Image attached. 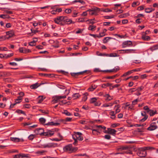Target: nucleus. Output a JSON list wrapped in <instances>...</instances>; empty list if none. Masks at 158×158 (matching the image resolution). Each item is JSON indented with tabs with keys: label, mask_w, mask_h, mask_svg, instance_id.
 <instances>
[{
	"label": "nucleus",
	"mask_w": 158,
	"mask_h": 158,
	"mask_svg": "<svg viewBox=\"0 0 158 158\" xmlns=\"http://www.w3.org/2000/svg\"><path fill=\"white\" fill-rule=\"evenodd\" d=\"M83 29H81L80 28H78L77 29V30L76 32V34H79L81 33L83 31Z\"/></svg>",
	"instance_id": "obj_52"
},
{
	"label": "nucleus",
	"mask_w": 158,
	"mask_h": 158,
	"mask_svg": "<svg viewBox=\"0 0 158 158\" xmlns=\"http://www.w3.org/2000/svg\"><path fill=\"white\" fill-rule=\"evenodd\" d=\"M135 49H126L119 50L118 51H124L125 53L128 54L135 53Z\"/></svg>",
	"instance_id": "obj_15"
},
{
	"label": "nucleus",
	"mask_w": 158,
	"mask_h": 158,
	"mask_svg": "<svg viewBox=\"0 0 158 158\" xmlns=\"http://www.w3.org/2000/svg\"><path fill=\"white\" fill-rule=\"evenodd\" d=\"M91 10L94 12H96L97 11H100V9L96 7L92 8Z\"/></svg>",
	"instance_id": "obj_44"
},
{
	"label": "nucleus",
	"mask_w": 158,
	"mask_h": 158,
	"mask_svg": "<svg viewBox=\"0 0 158 158\" xmlns=\"http://www.w3.org/2000/svg\"><path fill=\"white\" fill-rule=\"evenodd\" d=\"M23 107L29 109L31 107L30 104H25L23 106Z\"/></svg>",
	"instance_id": "obj_49"
},
{
	"label": "nucleus",
	"mask_w": 158,
	"mask_h": 158,
	"mask_svg": "<svg viewBox=\"0 0 158 158\" xmlns=\"http://www.w3.org/2000/svg\"><path fill=\"white\" fill-rule=\"evenodd\" d=\"M155 10V9H152V8H146L145 9V11L146 13H150L152 12V11H153Z\"/></svg>",
	"instance_id": "obj_27"
},
{
	"label": "nucleus",
	"mask_w": 158,
	"mask_h": 158,
	"mask_svg": "<svg viewBox=\"0 0 158 158\" xmlns=\"http://www.w3.org/2000/svg\"><path fill=\"white\" fill-rule=\"evenodd\" d=\"M141 38L144 40L148 41L151 39V37L145 35H142Z\"/></svg>",
	"instance_id": "obj_21"
},
{
	"label": "nucleus",
	"mask_w": 158,
	"mask_h": 158,
	"mask_svg": "<svg viewBox=\"0 0 158 158\" xmlns=\"http://www.w3.org/2000/svg\"><path fill=\"white\" fill-rule=\"evenodd\" d=\"M63 113L67 116H71L72 115V114L69 112L67 110H64Z\"/></svg>",
	"instance_id": "obj_47"
},
{
	"label": "nucleus",
	"mask_w": 158,
	"mask_h": 158,
	"mask_svg": "<svg viewBox=\"0 0 158 158\" xmlns=\"http://www.w3.org/2000/svg\"><path fill=\"white\" fill-rule=\"evenodd\" d=\"M63 19V23H64V25L65 24H74L75 23V22L73 21L72 19H69L67 17L64 16Z\"/></svg>",
	"instance_id": "obj_8"
},
{
	"label": "nucleus",
	"mask_w": 158,
	"mask_h": 158,
	"mask_svg": "<svg viewBox=\"0 0 158 158\" xmlns=\"http://www.w3.org/2000/svg\"><path fill=\"white\" fill-rule=\"evenodd\" d=\"M158 49V44L153 45L148 50H150L152 52H153L155 50Z\"/></svg>",
	"instance_id": "obj_18"
},
{
	"label": "nucleus",
	"mask_w": 158,
	"mask_h": 158,
	"mask_svg": "<svg viewBox=\"0 0 158 158\" xmlns=\"http://www.w3.org/2000/svg\"><path fill=\"white\" fill-rule=\"evenodd\" d=\"M82 134L80 132H75L74 134L73 135V139L74 140H78L79 141H82L83 139V137L82 136Z\"/></svg>",
	"instance_id": "obj_4"
},
{
	"label": "nucleus",
	"mask_w": 158,
	"mask_h": 158,
	"mask_svg": "<svg viewBox=\"0 0 158 158\" xmlns=\"http://www.w3.org/2000/svg\"><path fill=\"white\" fill-rule=\"evenodd\" d=\"M89 35L91 36H93L94 38H96V37H98V38H100L99 35H97L91 34H89Z\"/></svg>",
	"instance_id": "obj_59"
},
{
	"label": "nucleus",
	"mask_w": 158,
	"mask_h": 158,
	"mask_svg": "<svg viewBox=\"0 0 158 158\" xmlns=\"http://www.w3.org/2000/svg\"><path fill=\"white\" fill-rule=\"evenodd\" d=\"M7 37L6 36H0V41H2L7 39Z\"/></svg>",
	"instance_id": "obj_57"
},
{
	"label": "nucleus",
	"mask_w": 158,
	"mask_h": 158,
	"mask_svg": "<svg viewBox=\"0 0 158 158\" xmlns=\"http://www.w3.org/2000/svg\"><path fill=\"white\" fill-rule=\"evenodd\" d=\"M58 144L53 143H48L43 144L41 145V148H55L58 146Z\"/></svg>",
	"instance_id": "obj_2"
},
{
	"label": "nucleus",
	"mask_w": 158,
	"mask_h": 158,
	"mask_svg": "<svg viewBox=\"0 0 158 158\" xmlns=\"http://www.w3.org/2000/svg\"><path fill=\"white\" fill-rule=\"evenodd\" d=\"M119 69L118 67L117 66L114 68V69L110 70H104V71H106V72H114L115 73Z\"/></svg>",
	"instance_id": "obj_13"
},
{
	"label": "nucleus",
	"mask_w": 158,
	"mask_h": 158,
	"mask_svg": "<svg viewBox=\"0 0 158 158\" xmlns=\"http://www.w3.org/2000/svg\"><path fill=\"white\" fill-rule=\"evenodd\" d=\"M141 114L142 116H144V117L141 120V121L143 122L147 119L148 116V115H146V113L145 112H141Z\"/></svg>",
	"instance_id": "obj_24"
},
{
	"label": "nucleus",
	"mask_w": 158,
	"mask_h": 158,
	"mask_svg": "<svg viewBox=\"0 0 158 158\" xmlns=\"http://www.w3.org/2000/svg\"><path fill=\"white\" fill-rule=\"evenodd\" d=\"M10 139L12 141L15 142H19L21 140V139L18 138L11 137Z\"/></svg>",
	"instance_id": "obj_25"
},
{
	"label": "nucleus",
	"mask_w": 158,
	"mask_h": 158,
	"mask_svg": "<svg viewBox=\"0 0 158 158\" xmlns=\"http://www.w3.org/2000/svg\"><path fill=\"white\" fill-rule=\"evenodd\" d=\"M150 32V31L149 30H147L145 32H142V35H146L149 34Z\"/></svg>",
	"instance_id": "obj_61"
},
{
	"label": "nucleus",
	"mask_w": 158,
	"mask_h": 158,
	"mask_svg": "<svg viewBox=\"0 0 158 158\" xmlns=\"http://www.w3.org/2000/svg\"><path fill=\"white\" fill-rule=\"evenodd\" d=\"M118 76V74H116V75H114L113 76H112L107 77H106V78L107 79H113L115 77H117Z\"/></svg>",
	"instance_id": "obj_50"
},
{
	"label": "nucleus",
	"mask_w": 158,
	"mask_h": 158,
	"mask_svg": "<svg viewBox=\"0 0 158 158\" xmlns=\"http://www.w3.org/2000/svg\"><path fill=\"white\" fill-rule=\"evenodd\" d=\"M34 39L36 40L35 41V40H34L29 42V45L31 46H33L35 45L37 41V38H35Z\"/></svg>",
	"instance_id": "obj_30"
},
{
	"label": "nucleus",
	"mask_w": 158,
	"mask_h": 158,
	"mask_svg": "<svg viewBox=\"0 0 158 158\" xmlns=\"http://www.w3.org/2000/svg\"><path fill=\"white\" fill-rule=\"evenodd\" d=\"M114 17V15H112L110 16H105L104 18L106 19H110L113 18Z\"/></svg>",
	"instance_id": "obj_54"
},
{
	"label": "nucleus",
	"mask_w": 158,
	"mask_h": 158,
	"mask_svg": "<svg viewBox=\"0 0 158 158\" xmlns=\"http://www.w3.org/2000/svg\"><path fill=\"white\" fill-rule=\"evenodd\" d=\"M144 88V86H142L140 87H138L136 89V91L137 92H140Z\"/></svg>",
	"instance_id": "obj_43"
},
{
	"label": "nucleus",
	"mask_w": 158,
	"mask_h": 158,
	"mask_svg": "<svg viewBox=\"0 0 158 158\" xmlns=\"http://www.w3.org/2000/svg\"><path fill=\"white\" fill-rule=\"evenodd\" d=\"M19 98H20L22 99V98L24 96V94L23 92H21L19 93Z\"/></svg>",
	"instance_id": "obj_63"
},
{
	"label": "nucleus",
	"mask_w": 158,
	"mask_h": 158,
	"mask_svg": "<svg viewBox=\"0 0 158 158\" xmlns=\"http://www.w3.org/2000/svg\"><path fill=\"white\" fill-rule=\"evenodd\" d=\"M54 134V132L51 131H48L47 132H44L43 135L50 136Z\"/></svg>",
	"instance_id": "obj_19"
},
{
	"label": "nucleus",
	"mask_w": 158,
	"mask_h": 158,
	"mask_svg": "<svg viewBox=\"0 0 158 158\" xmlns=\"http://www.w3.org/2000/svg\"><path fill=\"white\" fill-rule=\"evenodd\" d=\"M44 130L42 128H37L35 130V132L37 134L43 135L44 133Z\"/></svg>",
	"instance_id": "obj_16"
},
{
	"label": "nucleus",
	"mask_w": 158,
	"mask_h": 158,
	"mask_svg": "<svg viewBox=\"0 0 158 158\" xmlns=\"http://www.w3.org/2000/svg\"><path fill=\"white\" fill-rule=\"evenodd\" d=\"M120 107V105H115L114 107V109L115 111V113H118L120 111V110L119 108Z\"/></svg>",
	"instance_id": "obj_22"
},
{
	"label": "nucleus",
	"mask_w": 158,
	"mask_h": 158,
	"mask_svg": "<svg viewBox=\"0 0 158 158\" xmlns=\"http://www.w3.org/2000/svg\"><path fill=\"white\" fill-rule=\"evenodd\" d=\"M102 11L103 12H110L112 11V10H110L108 8H106L104 9H103L102 10Z\"/></svg>",
	"instance_id": "obj_51"
},
{
	"label": "nucleus",
	"mask_w": 158,
	"mask_h": 158,
	"mask_svg": "<svg viewBox=\"0 0 158 158\" xmlns=\"http://www.w3.org/2000/svg\"><path fill=\"white\" fill-rule=\"evenodd\" d=\"M72 11L71 10L69 9H67L65 10V13L67 14L70 13Z\"/></svg>",
	"instance_id": "obj_62"
},
{
	"label": "nucleus",
	"mask_w": 158,
	"mask_h": 158,
	"mask_svg": "<svg viewBox=\"0 0 158 158\" xmlns=\"http://www.w3.org/2000/svg\"><path fill=\"white\" fill-rule=\"evenodd\" d=\"M20 52L23 53H26V49L23 48H20L19 49Z\"/></svg>",
	"instance_id": "obj_34"
},
{
	"label": "nucleus",
	"mask_w": 158,
	"mask_h": 158,
	"mask_svg": "<svg viewBox=\"0 0 158 158\" xmlns=\"http://www.w3.org/2000/svg\"><path fill=\"white\" fill-rule=\"evenodd\" d=\"M38 99H39V103H40L41 102L43 101L44 99L43 98V96H39L38 97Z\"/></svg>",
	"instance_id": "obj_58"
},
{
	"label": "nucleus",
	"mask_w": 158,
	"mask_h": 158,
	"mask_svg": "<svg viewBox=\"0 0 158 158\" xmlns=\"http://www.w3.org/2000/svg\"><path fill=\"white\" fill-rule=\"evenodd\" d=\"M139 3L138 2H133L131 5L132 6L135 7L139 5Z\"/></svg>",
	"instance_id": "obj_40"
},
{
	"label": "nucleus",
	"mask_w": 158,
	"mask_h": 158,
	"mask_svg": "<svg viewBox=\"0 0 158 158\" xmlns=\"http://www.w3.org/2000/svg\"><path fill=\"white\" fill-rule=\"evenodd\" d=\"M95 127L97 128L98 129H99V130H100L101 129L105 130L106 128V127H105V126H102L101 125H96L95 126Z\"/></svg>",
	"instance_id": "obj_39"
},
{
	"label": "nucleus",
	"mask_w": 158,
	"mask_h": 158,
	"mask_svg": "<svg viewBox=\"0 0 158 158\" xmlns=\"http://www.w3.org/2000/svg\"><path fill=\"white\" fill-rule=\"evenodd\" d=\"M22 99L20 98H19V97H18L17 99H16L15 100V102H16V103H19L21 102Z\"/></svg>",
	"instance_id": "obj_46"
},
{
	"label": "nucleus",
	"mask_w": 158,
	"mask_h": 158,
	"mask_svg": "<svg viewBox=\"0 0 158 158\" xmlns=\"http://www.w3.org/2000/svg\"><path fill=\"white\" fill-rule=\"evenodd\" d=\"M139 101V99H136L132 102V105L133 106H134V105L136 104L137 103V102Z\"/></svg>",
	"instance_id": "obj_56"
},
{
	"label": "nucleus",
	"mask_w": 158,
	"mask_h": 158,
	"mask_svg": "<svg viewBox=\"0 0 158 158\" xmlns=\"http://www.w3.org/2000/svg\"><path fill=\"white\" fill-rule=\"evenodd\" d=\"M112 38L110 37H106L103 40V42L104 44L106 43L109 40H110Z\"/></svg>",
	"instance_id": "obj_29"
},
{
	"label": "nucleus",
	"mask_w": 158,
	"mask_h": 158,
	"mask_svg": "<svg viewBox=\"0 0 158 158\" xmlns=\"http://www.w3.org/2000/svg\"><path fill=\"white\" fill-rule=\"evenodd\" d=\"M122 46L123 48L129 47L132 46V42L130 40L125 41L123 42Z\"/></svg>",
	"instance_id": "obj_10"
},
{
	"label": "nucleus",
	"mask_w": 158,
	"mask_h": 158,
	"mask_svg": "<svg viewBox=\"0 0 158 158\" xmlns=\"http://www.w3.org/2000/svg\"><path fill=\"white\" fill-rule=\"evenodd\" d=\"M135 91H136V89L135 88L131 89L129 90V92L130 93H133Z\"/></svg>",
	"instance_id": "obj_60"
},
{
	"label": "nucleus",
	"mask_w": 158,
	"mask_h": 158,
	"mask_svg": "<svg viewBox=\"0 0 158 158\" xmlns=\"http://www.w3.org/2000/svg\"><path fill=\"white\" fill-rule=\"evenodd\" d=\"M132 73H133L132 70L128 71L127 72L124 73L123 75L121 76V77H125L127 75H129Z\"/></svg>",
	"instance_id": "obj_35"
},
{
	"label": "nucleus",
	"mask_w": 158,
	"mask_h": 158,
	"mask_svg": "<svg viewBox=\"0 0 158 158\" xmlns=\"http://www.w3.org/2000/svg\"><path fill=\"white\" fill-rule=\"evenodd\" d=\"M35 135L31 134L28 136V139L30 140H32L35 137Z\"/></svg>",
	"instance_id": "obj_53"
},
{
	"label": "nucleus",
	"mask_w": 158,
	"mask_h": 158,
	"mask_svg": "<svg viewBox=\"0 0 158 158\" xmlns=\"http://www.w3.org/2000/svg\"><path fill=\"white\" fill-rule=\"evenodd\" d=\"M87 11L89 12V14L90 15H97V13L96 12H94L91 9H89L87 10Z\"/></svg>",
	"instance_id": "obj_31"
},
{
	"label": "nucleus",
	"mask_w": 158,
	"mask_h": 158,
	"mask_svg": "<svg viewBox=\"0 0 158 158\" xmlns=\"http://www.w3.org/2000/svg\"><path fill=\"white\" fill-rule=\"evenodd\" d=\"M104 97L105 98V100L109 101L113 99V96H110L109 94H106L104 95Z\"/></svg>",
	"instance_id": "obj_17"
},
{
	"label": "nucleus",
	"mask_w": 158,
	"mask_h": 158,
	"mask_svg": "<svg viewBox=\"0 0 158 158\" xmlns=\"http://www.w3.org/2000/svg\"><path fill=\"white\" fill-rule=\"evenodd\" d=\"M39 121L41 124H44L46 121V119L43 118H41L39 119Z\"/></svg>",
	"instance_id": "obj_41"
},
{
	"label": "nucleus",
	"mask_w": 158,
	"mask_h": 158,
	"mask_svg": "<svg viewBox=\"0 0 158 158\" xmlns=\"http://www.w3.org/2000/svg\"><path fill=\"white\" fill-rule=\"evenodd\" d=\"M63 150L65 152H68L69 153H71L75 152L77 150V148L73 147L72 144H69L64 147Z\"/></svg>",
	"instance_id": "obj_1"
},
{
	"label": "nucleus",
	"mask_w": 158,
	"mask_h": 158,
	"mask_svg": "<svg viewBox=\"0 0 158 158\" xmlns=\"http://www.w3.org/2000/svg\"><path fill=\"white\" fill-rule=\"evenodd\" d=\"M115 112L114 111H111L110 112V118L112 119H114L115 117Z\"/></svg>",
	"instance_id": "obj_32"
},
{
	"label": "nucleus",
	"mask_w": 158,
	"mask_h": 158,
	"mask_svg": "<svg viewBox=\"0 0 158 158\" xmlns=\"http://www.w3.org/2000/svg\"><path fill=\"white\" fill-rule=\"evenodd\" d=\"M112 85V84L107 83L106 84H103L102 85V87L103 88H106L107 87L109 86Z\"/></svg>",
	"instance_id": "obj_38"
},
{
	"label": "nucleus",
	"mask_w": 158,
	"mask_h": 158,
	"mask_svg": "<svg viewBox=\"0 0 158 158\" xmlns=\"http://www.w3.org/2000/svg\"><path fill=\"white\" fill-rule=\"evenodd\" d=\"M66 98V95L59 96L55 95L52 98V102L53 103H56L60 101V99H64Z\"/></svg>",
	"instance_id": "obj_3"
},
{
	"label": "nucleus",
	"mask_w": 158,
	"mask_h": 158,
	"mask_svg": "<svg viewBox=\"0 0 158 158\" xmlns=\"http://www.w3.org/2000/svg\"><path fill=\"white\" fill-rule=\"evenodd\" d=\"M116 131L114 129H111L110 128H108L107 130L106 131L104 132L105 133H107L109 134L112 135L113 136H114L116 134Z\"/></svg>",
	"instance_id": "obj_11"
},
{
	"label": "nucleus",
	"mask_w": 158,
	"mask_h": 158,
	"mask_svg": "<svg viewBox=\"0 0 158 158\" xmlns=\"http://www.w3.org/2000/svg\"><path fill=\"white\" fill-rule=\"evenodd\" d=\"M157 128V126L156 125V122L152 123L150 126L147 128V130L148 131H152L154 130Z\"/></svg>",
	"instance_id": "obj_9"
},
{
	"label": "nucleus",
	"mask_w": 158,
	"mask_h": 158,
	"mask_svg": "<svg viewBox=\"0 0 158 158\" xmlns=\"http://www.w3.org/2000/svg\"><path fill=\"white\" fill-rule=\"evenodd\" d=\"M148 113H149L150 116H153L154 115L158 114V112L156 110H149Z\"/></svg>",
	"instance_id": "obj_20"
},
{
	"label": "nucleus",
	"mask_w": 158,
	"mask_h": 158,
	"mask_svg": "<svg viewBox=\"0 0 158 158\" xmlns=\"http://www.w3.org/2000/svg\"><path fill=\"white\" fill-rule=\"evenodd\" d=\"M137 154L140 157H144L147 155L146 152L143 148H140L137 152Z\"/></svg>",
	"instance_id": "obj_5"
},
{
	"label": "nucleus",
	"mask_w": 158,
	"mask_h": 158,
	"mask_svg": "<svg viewBox=\"0 0 158 158\" xmlns=\"http://www.w3.org/2000/svg\"><path fill=\"white\" fill-rule=\"evenodd\" d=\"M90 71L89 70H85L83 71L79 72L77 73H73L72 74V75L73 76L76 77L79 75H83L84 73H90Z\"/></svg>",
	"instance_id": "obj_12"
},
{
	"label": "nucleus",
	"mask_w": 158,
	"mask_h": 158,
	"mask_svg": "<svg viewBox=\"0 0 158 158\" xmlns=\"http://www.w3.org/2000/svg\"><path fill=\"white\" fill-rule=\"evenodd\" d=\"M77 22H85V20L84 18H79L77 19Z\"/></svg>",
	"instance_id": "obj_48"
},
{
	"label": "nucleus",
	"mask_w": 158,
	"mask_h": 158,
	"mask_svg": "<svg viewBox=\"0 0 158 158\" xmlns=\"http://www.w3.org/2000/svg\"><path fill=\"white\" fill-rule=\"evenodd\" d=\"M97 100V98H91L90 100L91 103H95Z\"/></svg>",
	"instance_id": "obj_42"
},
{
	"label": "nucleus",
	"mask_w": 158,
	"mask_h": 158,
	"mask_svg": "<svg viewBox=\"0 0 158 158\" xmlns=\"http://www.w3.org/2000/svg\"><path fill=\"white\" fill-rule=\"evenodd\" d=\"M107 31L106 29H104L103 30V31L102 32L100 33L99 34V36L100 38V37L104 36L105 35L106 32Z\"/></svg>",
	"instance_id": "obj_26"
},
{
	"label": "nucleus",
	"mask_w": 158,
	"mask_h": 158,
	"mask_svg": "<svg viewBox=\"0 0 158 158\" xmlns=\"http://www.w3.org/2000/svg\"><path fill=\"white\" fill-rule=\"evenodd\" d=\"M60 124V123H54L53 122H48V123L45 124L46 125L50 126H57Z\"/></svg>",
	"instance_id": "obj_23"
},
{
	"label": "nucleus",
	"mask_w": 158,
	"mask_h": 158,
	"mask_svg": "<svg viewBox=\"0 0 158 158\" xmlns=\"http://www.w3.org/2000/svg\"><path fill=\"white\" fill-rule=\"evenodd\" d=\"M16 112L19 114H23L24 115H26V114L25 113L23 110H17L16 111Z\"/></svg>",
	"instance_id": "obj_45"
},
{
	"label": "nucleus",
	"mask_w": 158,
	"mask_h": 158,
	"mask_svg": "<svg viewBox=\"0 0 158 158\" xmlns=\"http://www.w3.org/2000/svg\"><path fill=\"white\" fill-rule=\"evenodd\" d=\"M80 96V95L78 93H75L72 95V97L74 99H76Z\"/></svg>",
	"instance_id": "obj_36"
},
{
	"label": "nucleus",
	"mask_w": 158,
	"mask_h": 158,
	"mask_svg": "<svg viewBox=\"0 0 158 158\" xmlns=\"http://www.w3.org/2000/svg\"><path fill=\"white\" fill-rule=\"evenodd\" d=\"M143 148L146 151V150H152L154 149L153 147H147Z\"/></svg>",
	"instance_id": "obj_55"
},
{
	"label": "nucleus",
	"mask_w": 158,
	"mask_h": 158,
	"mask_svg": "<svg viewBox=\"0 0 158 158\" xmlns=\"http://www.w3.org/2000/svg\"><path fill=\"white\" fill-rule=\"evenodd\" d=\"M73 13L72 14V16L73 17H76L78 14V13L76 12L75 11H73Z\"/></svg>",
	"instance_id": "obj_64"
},
{
	"label": "nucleus",
	"mask_w": 158,
	"mask_h": 158,
	"mask_svg": "<svg viewBox=\"0 0 158 158\" xmlns=\"http://www.w3.org/2000/svg\"><path fill=\"white\" fill-rule=\"evenodd\" d=\"M94 71L95 72L97 73V72H106V71H104V70H102L98 68H96L94 69Z\"/></svg>",
	"instance_id": "obj_37"
},
{
	"label": "nucleus",
	"mask_w": 158,
	"mask_h": 158,
	"mask_svg": "<svg viewBox=\"0 0 158 158\" xmlns=\"http://www.w3.org/2000/svg\"><path fill=\"white\" fill-rule=\"evenodd\" d=\"M39 86L38 84L37 83L31 85L30 87L32 89H35L37 88Z\"/></svg>",
	"instance_id": "obj_28"
},
{
	"label": "nucleus",
	"mask_w": 158,
	"mask_h": 158,
	"mask_svg": "<svg viewBox=\"0 0 158 158\" xmlns=\"http://www.w3.org/2000/svg\"><path fill=\"white\" fill-rule=\"evenodd\" d=\"M14 35V32L13 31H10L6 32V35L7 37V39L13 37Z\"/></svg>",
	"instance_id": "obj_14"
},
{
	"label": "nucleus",
	"mask_w": 158,
	"mask_h": 158,
	"mask_svg": "<svg viewBox=\"0 0 158 158\" xmlns=\"http://www.w3.org/2000/svg\"><path fill=\"white\" fill-rule=\"evenodd\" d=\"M64 16H60L55 18L54 20V22L58 24H60L61 25H64V23H63Z\"/></svg>",
	"instance_id": "obj_6"
},
{
	"label": "nucleus",
	"mask_w": 158,
	"mask_h": 158,
	"mask_svg": "<svg viewBox=\"0 0 158 158\" xmlns=\"http://www.w3.org/2000/svg\"><path fill=\"white\" fill-rule=\"evenodd\" d=\"M96 27V26L91 25L89 26L88 28V29L91 31H94L95 30V28Z\"/></svg>",
	"instance_id": "obj_33"
},
{
	"label": "nucleus",
	"mask_w": 158,
	"mask_h": 158,
	"mask_svg": "<svg viewBox=\"0 0 158 158\" xmlns=\"http://www.w3.org/2000/svg\"><path fill=\"white\" fill-rule=\"evenodd\" d=\"M13 158H30L28 154H20L13 156Z\"/></svg>",
	"instance_id": "obj_7"
}]
</instances>
